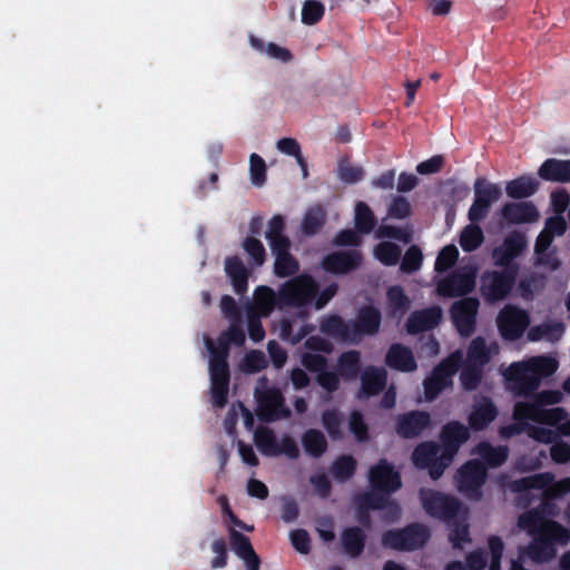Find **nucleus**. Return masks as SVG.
Listing matches in <instances>:
<instances>
[{"mask_svg": "<svg viewBox=\"0 0 570 570\" xmlns=\"http://www.w3.org/2000/svg\"><path fill=\"white\" fill-rule=\"evenodd\" d=\"M363 255L358 249L336 250L325 255L322 268L334 275H346L360 268Z\"/></svg>", "mask_w": 570, "mask_h": 570, "instance_id": "15", "label": "nucleus"}, {"mask_svg": "<svg viewBox=\"0 0 570 570\" xmlns=\"http://www.w3.org/2000/svg\"><path fill=\"white\" fill-rule=\"evenodd\" d=\"M442 320V309L440 306H431L414 311L407 317L405 323L406 332L416 335L435 328Z\"/></svg>", "mask_w": 570, "mask_h": 570, "instance_id": "21", "label": "nucleus"}, {"mask_svg": "<svg viewBox=\"0 0 570 570\" xmlns=\"http://www.w3.org/2000/svg\"><path fill=\"white\" fill-rule=\"evenodd\" d=\"M268 380L262 376L255 389L257 400V416L262 422H273L279 416L287 417L291 411L284 405V396L277 387H268Z\"/></svg>", "mask_w": 570, "mask_h": 570, "instance_id": "5", "label": "nucleus"}, {"mask_svg": "<svg viewBox=\"0 0 570 570\" xmlns=\"http://www.w3.org/2000/svg\"><path fill=\"white\" fill-rule=\"evenodd\" d=\"M462 354L456 351L435 365L423 380L424 397L428 402L436 400L442 392L453 386V376L460 370Z\"/></svg>", "mask_w": 570, "mask_h": 570, "instance_id": "2", "label": "nucleus"}, {"mask_svg": "<svg viewBox=\"0 0 570 570\" xmlns=\"http://www.w3.org/2000/svg\"><path fill=\"white\" fill-rule=\"evenodd\" d=\"M531 538L532 541L520 553L527 554L535 563H546L557 556V544L567 546L570 542V530L551 521Z\"/></svg>", "mask_w": 570, "mask_h": 570, "instance_id": "1", "label": "nucleus"}, {"mask_svg": "<svg viewBox=\"0 0 570 570\" xmlns=\"http://www.w3.org/2000/svg\"><path fill=\"white\" fill-rule=\"evenodd\" d=\"M210 352L209 358V375L210 383H229L230 372L227 362L228 347L227 344H220L213 346L212 343L208 345Z\"/></svg>", "mask_w": 570, "mask_h": 570, "instance_id": "24", "label": "nucleus"}, {"mask_svg": "<svg viewBox=\"0 0 570 570\" xmlns=\"http://www.w3.org/2000/svg\"><path fill=\"white\" fill-rule=\"evenodd\" d=\"M460 383L465 392H473L479 389L483 380V366L468 362L461 363Z\"/></svg>", "mask_w": 570, "mask_h": 570, "instance_id": "40", "label": "nucleus"}, {"mask_svg": "<svg viewBox=\"0 0 570 570\" xmlns=\"http://www.w3.org/2000/svg\"><path fill=\"white\" fill-rule=\"evenodd\" d=\"M322 425L332 441L344 439L343 423L344 414L338 409H327L322 412Z\"/></svg>", "mask_w": 570, "mask_h": 570, "instance_id": "32", "label": "nucleus"}, {"mask_svg": "<svg viewBox=\"0 0 570 570\" xmlns=\"http://www.w3.org/2000/svg\"><path fill=\"white\" fill-rule=\"evenodd\" d=\"M230 544L234 552L242 560L257 556L249 538L235 529L229 531Z\"/></svg>", "mask_w": 570, "mask_h": 570, "instance_id": "51", "label": "nucleus"}, {"mask_svg": "<svg viewBox=\"0 0 570 570\" xmlns=\"http://www.w3.org/2000/svg\"><path fill=\"white\" fill-rule=\"evenodd\" d=\"M391 495L385 494L383 491L370 490L363 492L356 497V504L361 510H384L389 504V498Z\"/></svg>", "mask_w": 570, "mask_h": 570, "instance_id": "45", "label": "nucleus"}, {"mask_svg": "<svg viewBox=\"0 0 570 570\" xmlns=\"http://www.w3.org/2000/svg\"><path fill=\"white\" fill-rule=\"evenodd\" d=\"M500 215L510 225L531 224L540 218L537 206L531 202L505 203L500 210Z\"/></svg>", "mask_w": 570, "mask_h": 570, "instance_id": "20", "label": "nucleus"}, {"mask_svg": "<svg viewBox=\"0 0 570 570\" xmlns=\"http://www.w3.org/2000/svg\"><path fill=\"white\" fill-rule=\"evenodd\" d=\"M377 224V219L371 209V207L364 203L358 202L354 209V225L355 229L363 235H367L373 232Z\"/></svg>", "mask_w": 570, "mask_h": 570, "instance_id": "38", "label": "nucleus"}, {"mask_svg": "<svg viewBox=\"0 0 570 570\" xmlns=\"http://www.w3.org/2000/svg\"><path fill=\"white\" fill-rule=\"evenodd\" d=\"M412 213L411 204L404 196H394L389 208L387 215L394 219H405Z\"/></svg>", "mask_w": 570, "mask_h": 570, "instance_id": "64", "label": "nucleus"}, {"mask_svg": "<svg viewBox=\"0 0 570 570\" xmlns=\"http://www.w3.org/2000/svg\"><path fill=\"white\" fill-rule=\"evenodd\" d=\"M375 257L385 266H394L401 257V248L391 242H382L374 248Z\"/></svg>", "mask_w": 570, "mask_h": 570, "instance_id": "55", "label": "nucleus"}, {"mask_svg": "<svg viewBox=\"0 0 570 570\" xmlns=\"http://www.w3.org/2000/svg\"><path fill=\"white\" fill-rule=\"evenodd\" d=\"M385 364L395 371L411 373L417 368L412 350L401 343L390 345L385 354Z\"/></svg>", "mask_w": 570, "mask_h": 570, "instance_id": "23", "label": "nucleus"}, {"mask_svg": "<svg viewBox=\"0 0 570 570\" xmlns=\"http://www.w3.org/2000/svg\"><path fill=\"white\" fill-rule=\"evenodd\" d=\"M431 424V415L425 411H410L397 416L395 431L403 439H414Z\"/></svg>", "mask_w": 570, "mask_h": 570, "instance_id": "19", "label": "nucleus"}, {"mask_svg": "<svg viewBox=\"0 0 570 570\" xmlns=\"http://www.w3.org/2000/svg\"><path fill=\"white\" fill-rule=\"evenodd\" d=\"M431 533L422 523H411L402 529L387 530L382 534V544L396 551H414L424 547Z\"/></svg>", "mask_w": 570, "mask_h": 570, "instance_id": "3", "label": "nucleus"}, {"mask_svg": "<svg viewBox=\"0 0 570 570\" xmlns=\"http://www.w3.org/2000/svg\"><path fill=\"white\" fill-rule=\"evenodd\" d=\"M243 248L252 258L254 265L262 266L266 259V250L263 243L256 237H247L243 242Z\"/></svg>", "mask_w": 570, "mask_h": 570, "instance_id": "63", "label": "nucleus"}, {"mask_svg": "<svg viewBox=\"0 0 570 570\" xmlns=\"http://www.w3.org/2000/svg\"><path fill=\"white\" fill-rule=\"evenodd\" d=\"M326 223V213L320 205L306 210L302 220V233L306 236L316 235Z\"/></svg>", "mask_w": 570, "mask_h": 570, "instance_id": "39", "label": "nucleus"}, {"mask_svg": "<svg viewBox=\"0 0 570 570\" xmlns=\"http://www.w3.org/2000/svg\"><path fill=\"white\" fill-rule=\"evenodd\" d=\"M368 483L372 490L391 495L402 487L401 474L386 459H380L368 471Z\"/></svg>", "mask_w": 570, "mask_h": 570, "instance_id": "13", "label": "nucleus"}, {"mask_svg": "<svg viewBox=\"0 0 570 570\" xmlns=\"http://www.w3.org/2000/svg\"><path fill=\"white\" fill-rule=\"evenodd\" d=\"M542 412L541 404H538L534 399L532 402H518L514 405L513 416L515 420H531L540 422V414Z\"/></svg>", "mask_w": 570, "mask_h": 570, "instance_id": "58", "label": "nucleus"}, {"mask_svg": "<svg viewBox=\"0 0 570 570\" xmlns=\"http://www.w3.org/2000/svg\"><path fill=\"white\" fill-rule=\"evenodd\" d=\"M387 373L383 367L367 366L361 374L358 397L368 399L379 395L386 386Z\"/></svg>", "mask_w": 570, "mask_h": 570, "instance_id": "25", "label": "nucleus"}, {"mask_svg": "<svg viewBox=\"0 0 570 570\" xmlns=\"http://www.w3.org/2000/svg\"><path fill=\"white\" fill-rule=\"evenodd\" d=\"M361 366V353L356 350L343 352L337 360V373L347 381L358 376Z\"/></svg>", "mask_w": 570, "mask_h": 570, "instance_id": "31", "label": "nucleus"}, {"mask_svg": "<svg viewBox=\"0 0 570 570\" xmlns=\"http://www.w3.org/2000/svg\"><path fill=\"white\" fill-rule=\"evenodd\" d=\"M364 169L362 166L353 165L348 157L340 158L337 163V177L347 185H353L364 178Z\"/></svg>", "mask_w": 570, "mask_h": 570, "instance_id": "50", "label": "nucleus"}, {"mask_svg": "<svg viewBox=\"0 0 570 570\" xmlns=\"http://www.w3.org/2000/svg\"><path fill=\"white\" fill-rule=\"evenodd\" d=\"M538 176L544 181L570 184V159H546L538 169Z\"/></svg>", "mask_w": 570, "mask_h": 570, "instance_id": "27", "label": "nucleus"}, {"mask_svg": "<svg viewBox=\"0 0 570 570\" xmlns=\"http://www.w3.org/2000/svg\"><path fill=\"white\" fill-rule=\"evenodd\" d=\"M459 257V250L454 245L444 246L436 256L434 269L444 273L450 269Z\"/></svg>", "mask_w": 570, "mask_h": 570, "instance_id": "61", "label": "nucleus"}, {"mask_svg": "<svg viewBox=\"0 0 570 570\" xmlns=\"http://www.w3.org/2000/svg\"><path fill=\"white\" fill-rule=\"evenodd\" d=\"M440 446L433 441H425L415 446L412 453V461L419 469H426L433 461L439 459Z\"/></svg>", "mask_w": 570, "mask_h": 570, "instance_id": "37", "label": "nucleus"}, {"mask_svg": "<svg viewBox=\"0 0 570 570\" xmlns=\"http://www.w3.org/2000/svg\"><path fill=\"white\" fill-rule=\"evenodd\" d=\"M529 324L530 316L528 312L514 305L504 306L497 317L500 335L507 341L519 340Z\"/></svg>", "mask_w": 570, "mask_h": 570, "instance_id": "12", "label": "nucleus"}, {"mask_svg": "<svg viewBox=\"0 0 570 570\" xmlns=\"http://www.w3.org/2000/svg\"><path fill=\"white\" fill-rule=\"evenodd\" d=\"M420 500L430 517L442 521H452L461 510V502L456 498L432 489H421Z\"/></svg>", "mask_w": 570, "mask_h": 570, "instance_id": "8", "label": "nucleus"}, {"mask_svg": "<svg viewBox=\"0 0 570 570\" xmlns=\"http://www.w3.org/2000/svg\"><path fill=\"white\" fill-rule=\"evenodd\" d=\"M257 449L266 456L278 455V442L275 433L269 428L261 426L254 434Z\"/></svg>", "mask_w": 570, "mask_h": 570, "instance_id": "43", "label": "nucleus"}, {"mask_svg": "<svg viewBox=\"0 0 570 570\" xmlns=\"http://www.w3.org/2000/svg\"><path fill=\"white\" fill-rule=\"evenodd\" d=\"M249 43L256 51L265 53L268 57L279 60L284 63H287L293 59V55L287 48L281 47L274 42L265 43L264 40L257 38L254 35H249Z\"/></svg>", "mask_w": 570, "mask_h": 570, "instance_id": "35", "label": "nucleus"}, {"mask_svg": "<svg viewBox=\"0 0 570 570\" xmlns=\"http://www.w3.org/2000/svg\"><path fill=\"white\" fill-rule=\"evenodd\" d=\"M267 365L265 354L262 351L252 350L244 356L240 368L243 372L252 374L263 371Z\"/></svg>", "mask_w": 570, "mask_h": 570, "instance_id": "56", "label": "nucleus"}, {"mask_svg": "<svg viewBox=\"0 0 570 570\" xmlns=\"http://www.w3.org/2000/svg\"><path fill=\"white\" fill-rule=\"evenodd\" d=\"M525 364L531 368V372L538 376L539 382H541L543 377L551 376L558 370V362L551 356H538L531 358Z\"/></svg>", "mask_w": 570, "mask_h": 570, "instance_id": "52", "label": "nucleus"}, {"mask_svg": "<svg viewBox=\"0 0 570 570\" xmlns=\"http://www.w3.org/2000/svg\"><path fill=\"white\" fill-rule=\"evenodd\" d=\"M321 331L334 338L352 342L351 324L338 315H330L323 320Z\"/></svg>", "mask_w": 570, "mask_h": 570, "instance_id": "33", "label": "nucleus"}, {"mask_svg": "<svg viewBox=\"0 0 570 570\" xmlns=\"http://www.w3.org/2000/svg\"><path fill=\"white\" fill-rule=\"evenodd\" d=\"M302 445L304 451L313 458H321L328 446L324 433L317 429H309L303 434Z\"/></svg>", "mask_w": 570, "mask_h": 570, "instance_id": "36", "label": "nucleus"}, {"mask_svg": "<svg viewBox=\"0 0 570 570\" xmlns=\"http://www.w3.org/2000/svg\"><path fill=\"white\" fill-rule=\"evenodd\" d=\"M553 238V236L542 229L535 239L534 253L538 255L539 264L549 265L552 269H556L559 267V261L552 257L550 254H547V250L551 246Z\"/></svg>", "mask_w": 570, "mask_h": 570, "instance_id": "48", "label": "nucleus"}, {"mask_svg": "<svg viewBox=\"0 0 570 570\" xmlns=\"http://www.w3.org/2000/svg\"><path fill=\"white\" fill-rule=\"evenodd\" d=\"M387 303L394 313L405 314L410 308V298L400 285L391 286L386 292Z\"/></svg>", "mask_w": 570, "mask_h": 570, "instance_id": "54", "label": "nucleus"}, {"mask_svg": "<svg viewBox=\"0 0 570 570\" xmlns=\"http://www.w3.org/2000/svg\"><path fill=\"white\" fill-rule=\"evenodd\" d=\"M510 390L518 396H529L540 385L538 376L525 363H512L505 373Z\"/></svg>", "mask_w": 570, "mask_h": 570, "instance_id": "16", "label": "nucleus"}, {"mask_svg": "<svg viewBox=\"0 0 570 570\" xmlns=\"http://www.w3.org/2000/svg\"><path fill=\"white\" fill-rule=\"evenodd\" d=\"M325 13V7L321 1L306 0L302 8V22L313 26L320 22Z\"/></svg>", "mask_w": 570, "mask_h": 570, "instance_id": "57", "label": "nucleus"}, {"mask_svg": "<svg viewBox=\"0 0 570 570\" xmlns=\"http://www.w3.org/2000/svg\"><path fill=\"white\" fill-rule=\"evenodd\" d=\"M498 416V409L490 397L482 396L472 405L468 416L469 426L473 431L485 430Z\"/></svg>", "mask_w": 570, "mask_h": 570, "instance_id": "22", "label": "nucleus"}, {"mask_svg": "<svg viewBox=\"0 0 570 570\" xmlns=\"http://www.w3.org/2000/svg\"><path fill=\"white\" fill-rule=\"evenodd\" d=\"M318 288L311 275H298L279 288L281 306L304 307L315 298Z\"/></svg>", "mask_w": 570, "mask_h": 570, "instance_id": "6", "label": "nucleus"}, {"mask_svg": "<svg viewBox=\"0 0 570 570\" xmlns=\"http://www.w3.org/2000/svg\"><path fill=\"white\" fill-rule=\"evenodd\" d=\"M254 302L263 315H268L274 311L275 307H284L281 306L279 292L275 293L273 288L264 285L258 286L255 289Z\"/></svg>", "mask_w": 570, "mask_h": 570, "instance_id": "34", "label": "nucleus"}, {"mask_svg": "<svg viewBox=\"0 0 570 570\" xmlns=\"http://www.w3.org/2000/svg\"><path fill=\"white\" fill-rule=\"evenodd\" d=\"M266 170L265 160L258 154L253 153L249 156V175L254 186L261 187L265 184Z\"/></svg>", "mask_w": 570, "mask_h": 570, "instance_id": "62", "label": "nucleus"}, {"mask_svg": "<svg viewBox=\"0 0 570 570\" xmlns=\"http://www.w3.org/2000/svg\"><path fill=\"white\" fill-rule=\"evenodd\" d=\"M286 228L285 218L282 215H274L267 225L265 238L267 239L269 247L273 248L275 244L285 243L289 244L291 239L284 234Z\"/></svg>", "mask_w": 570, "mask_h": 570, "instance_id": "46", "label": "nucleus"}, {"mask_svg": "<svg viewBox=\"0 0 570 570\" xmlns=\"http://www.w3.org/2000/svg\"><path fill=\"white\" fill-rule=\"evenodd\" d=\"M502 196L499 185L478 178L474 184V200L469 208L468 217L471 223L483 220L491 208L492 203Z\"/></svg>", "mask_w": 570, "mask_h": 570, "instance_id": "11", "label": "nucleus"}, {"mask_svg": "<svg viewBox=\"0 0 570 570\" xmlns=\"http://www.w3.org/2000/svg\"><path fill=\"white\" fill-rule=\"evenodd\" d=\"M539 186L540 184L534 177L522 175L507 183L505 193L510 198L523 199L534 195Z\"/></svg>", "mask_w": 570, "mask_h": 570, "instance_id": "30", "label": "nucleus"}, {"mask_svg": "<svg viewBox=\"0 0 570 570\" xmlns=\"http://www.w3.org/2000/svg\"><path fill=\"white\" fill-rule=\"evenodd\" d=\"M487 481V466L479 460H469L456 472L458 490L468 499H482V487Z\"/></svg>", "mask_w": 570, "mask_h": 570, "instance_id": "9", "label": "nucleus"}, {"mask_svg": "<svg viewBox=\"0 0 570 570\" xmlns=\"http://www.w3.org/2000/svg\"><path fill=\"white\" fill-rule=\"evenodd\" d=\"M476 272L471 267H462L451 272L436 284V292L442 297H462L475 288Z\"/></svg>", "mask_w": 570, "mask_h": 570, "instance_id": "10", "label": "nucleus"}, {"mask_svg": "<svg viewBox=\"0 0 570 570\" xmlns=\"http://www.w3.org/2000/svg\"><path fill=\"white\" fill-rule=\"evenodd\" d=\"M479 306L476 297H463L452 304L451 318L461 335L470 336L474 332Z\"/></svg>", "mask_w": 570, "mask_h": 570, "instance_id": "14", "label": "nucleus"}, {"mask_svg": "<svg viewBox=\"0 0 570 570\" xmlns=\"http://www.w3.org/2000/svg\"><path fill=\"white\" fill-rule=\"evenodd\" d=\"M348 430L357 442H365L368 440V426L364 420V415L357 410L350 413Z\"/></svg>", "mask_w": 570, "mask_h": 570, "instance_id": "60", "label": "nucleus"}, {"mask_svg": "<svg viewBox=\"0 0 570 570\" xmlns=\"http://www.w3.org/2000/svg\"><path fill=\"white\" fill-rule=\"evenodd\" d=\"M366 533L360 527H347L340 535V541L343 551L352 559L358 558L366 544Z\"/></svg>", "mask_w": 570, "mask_h": 570, "instance_id": "28", "label": "nucleus"}, {"mask_svg": "<svg viewBox=\"0 0 570 570\" xmlns=\"http://www.w3.org/2000/svg\"><path fill=\"white\" fill-rule=\"evenodd\" d=\"M225 272L236 294L243 295L248 289V271L238 256L225 259Z\"/></svg>", "mask_w": 570, "mask_h": 570, "instance_id": "29", "label": "nucleus"}, {"mask_svg": "<svg viewBox=\"0 0 570 570\" xmlns=\"http://www.w3.org/2000/svg\"><path fill=\"white\" fill-rule=\"evenodd\" d=\"M423 263V254L417 245H411L401 262V271L403 273L413 274L417 272Z\"/></svg>", "mask_w": 570, "mask_h": 570, "instance_id": "59", "label": "nucleus"}, {"mask_svg": "<svg viewBox=\"0 0 570 570\" xmlns=\"http://www.w3.org/2000/svg\"><path fill=\"white\" fill-rule=\"evenodd\" d=\"M518 276V268L485 271L480 281V293L487 303H497L508 298Z\"/></svg>", "mask_w": 570, "mask_h": 570, "instance_id": "4", "label": "nucleus"}, {"mask_svg": "<svg viewBox=\"0 0 570 570\" xmlns=\"http://www.w3.org/2000/svg\"><path fill=\"white\" fill-rule=\"evenodd\" d=\"M470 431L463 423L451 421L444 424L440 432L443 458L452 461L460 448L469 440Z\"/></svg>", "mask_w": 570, "mask_h": 570, "instance_id": "18", "label": "nucleus"}, {"mask_svg": "<svg viewBox=\"0 0 570 570\" xmlns=\"http://www.w3.org/2000/svg\"><path fill=\"white\" fill-rule=\"evenodd\" d=\"M484 240L482 228L475 223L465 226L460 235V246L464 252H473L481 246Z\"/></svg>", "mask_w": 570, "mask_h": 570, "instance_id": "49", "label": "nucleus"}, {"mask_svg": "<svg viewBox=\"0 0 570 570\" xmlns=\"http://www.w3.org/2000/svg\"><path fill=\"white\" fill-rule=\"evenodd\" d=\"M552 520H546L540 511L532 509L519 517L518 525L525 530L530 537L539 533Z\"/></svg>", "mask_w": 570, "mask_h": 570, "instance_id": "47", "label": "nucleus"}, {"mask_svg": "<svg viewBox=\"0 0 570 570\" xmlns=\"http://www.w3.org/2000/svg\"><path fill=\"white\" fill-rule=\"evenodd\" d=\"M357 461L350 454L340 455L331 466L333 478L338 482H346L356 471Z\"/></svg>", "mask_w": 570, "mask_h": 570, "instance_id": "44", "label": "nucleus"}, {"mask_svg": "<svg viewBox=\"0 0 570 570\" xmlns=\"http://www.w3.org/2000/svg\"><path fill=\"white\" fill-rule=\"evenodd\" d=\"M382 323L380 309L373 305H364L358 308L356 318L350 321L352 343H357L364 335H375Z\"/></svg>", "mask_w": 570, "mask_h": 570, "instance_id": "17", "label": "nucleus"}, {"mask_svg": "<svg viewBox=\"0 0 570 570\" xmlns=\"http://www.w3.org/2000/svg\"><path fill=\"white\" fill-rule=\"evenodd\" d=\"M564 327L562 323L544 324L533 326L528 332V338L532 342L540 341L542 338L559 340L563 334Z\"/></svg>", "mask_w": 570, "mask_h": 570, "instance_id": "53", "label": "nucleus"}, {"mask_svg": "<svg viewBox=\"0 0 570 570\" xmlns=\"http://www.w3.org/2000/svg\"><path fill=\"white\" fill-rule=\"evenodd\" d=\"M512 489L515 492L543 490L546 498L557 499L570 492V478L554 482L551 472L537 473L513 481Z\"/></svg>", "mask_w": 570, "mask_h": 570, "instance_id": "7", "label": "nucleus"}, {"mask_svg": "<svg viewBox=\"0 0 570 570\" xmlns=\"http://www.w3.org/2000/svg\"><path fill=\"white\" fill-rule=\"evenodd\" d=\"M478 453L484 461L485 466L488 465L490 468L501 466L509 456V450L507 446H493L487 442L480 443L478 445Z\"/></svg>", "mask_w": 570, "mask_h": 570, "instance_id": "41", "label": "nucleus"}, {"mask_svg": "<svg viewBox=\"0 0 570 570\" xmlns=\"http://www.w3.org/2000/svg\"><path fill=\"white\" fill-rule=\"evenodd\" d=\"M490 360L491 351L487 345L485 338L482 336L473 338L468 347L466 358L464 362L484 367Z\"/></svg>", "mask_w": 570, "mask_h": 570, "instance_id": "42", "label": "nucleus"}, {"mask_svg": "<svg viewBox=\"0 0 570 570\" xmlns=\"http://www.w3.org/2000/svg\"><path fill=\"white\" fill-rule=\"evenodd\" d=\"M289 244H275L273 248H271L272 254L275 256L274 262V273L277 277L285 278L295 275L299 271L298 261L291 254Z\"/></svg>", "mask_w": 570, "mask_h": 570, "instance_id": "26", "label": "nucleus"}]
</instances>
